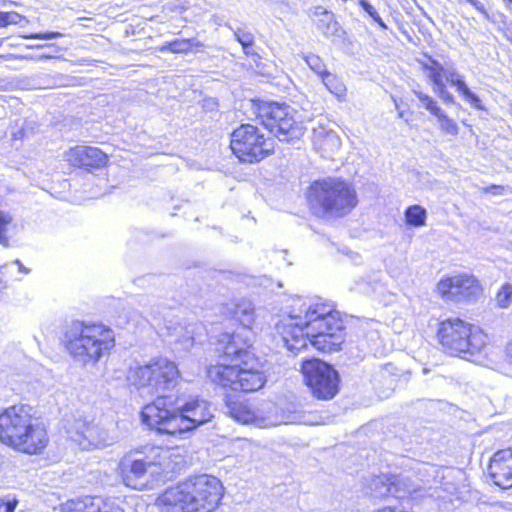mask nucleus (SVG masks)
<instances>
[{
  "label": "nucleus",
  "mask_w": 512,
  "mask_h": 512,
  "mask_svg": "<svg viewBox=\"0 0 512 512\" xmlns=\"http://www.w3.org/2000/svg\"><path fill=\"white\" fill-rule=\"evenodd\" d=\"M218 345V360L206 366L205 374L222 391L228 415L242 424L263 420L264 411L246 395L265 387L268 377L264 363L253 345L246 342L239 345L234 333H223Z\"/></svg>",
  "instance_id": "1"
},
{
  "label": "nucleus",
  "mask_w": 512,
  "mask_h": 512,
  "mask_svg": "<svg viewBox=\"0 0 512 512\" xmlns=\"http://www.w3.org/2000/svg\"><path fill=\"white\" fill-rule=\"evenodd\" d=\"M284 346L293 353L312 345L318 352L331 354L343 349L346 325L342 313L330 301L317 300L299 314H285L275 324Z\"/></svg>",
  "instance_id": "2"
},
{
  "label": "nucleus",
  "mask_w": 512,
  "mask_h": 512,
  "mask_svg": "<svg viewBox=\"0 0 512 512\" xmlns=\"http://www.w3.org/2000/svg\"><path fill=\"white\" fill-rule=\"evenodd\" d=\"M141 424L158 436L181 439L213 418L210 403L196 394H162L144 404Z\"/></svg>",
  "instance_id": "3"
},
{
  "label": "nucleus",
  "mask_w": 512,
  "mask_h": 512,
  "mask_svg": "<svg viewBox=\"0 0 512 512\" xmlns=\"http://www.w3.org/2000/svg\"><path fill=\"white\" fill-rule=\"evenodd\" d=\"M50 444L48 425L32 405L17 402L0 409V445L21 455L41 456Z\"/></svg>",
  "instance_id": "4"
},
{
  "label": "nucleus",
  "mask_w": 512,
  "mask_h": 512,
  "mask_svg": "<svg viewBox=\"0 0 512 512\" xmlns=\"http://www.w3.org/2000/svg\"><path fill=\"white\" fill-rule=\"evenodd\" d=\"M224 491L217 477L194 474L161 490L153 506L157 512H214L222 502Z\"/></svg>",
  "instance_id": "5"
},
{
  "label": "nucleus",
  "mask_w": 512,
  "mask_h": 512,
  "mask_svg": "<svg viewBox=\"0 0 512 512\" xmlns=\"http://www.w3.org/2000/svg\"><path fill=\"white\" fill-rule=\"evenodd\" d=\"M305 200L311 215L319 219L343 218L359 203L354 183L337 176L312 181L306 189Z\"/></svg>",
  "instance_id": "6"
},
{
  "label": "nucleus",
  "mask_w": 512,
  "mask_h": 512,
  "mask_svg": "<svg viewBox=\"0 0 512 512\" xmlns=\"http://www.w3.org/2000/svg\"><path fill=\"white\" fill-rule=\"evenodd\" d=\"M434 337L443 354L468 361L481 357L490 345L488 333L460 316L440 319Z\"/></svg>",
  "instance_id": "7"
},
{
  "label": "nucleus",
  "mask_w": 512,
  "mask_h": 512,
  "mask_svg": "<svg viewBox=\"0 0 512 512\" xmlns=\"http://www.w3.org/2000/svg\"><path fill=\"white\" fill-rule=\"evenodd\" d=\"M63 345L73 359L94 364L115 347V334L103 323L78 321L65 331Z\"/></svg>",
  "instance_id": "8"
},
{
  "label": "nucleus",
  "mask_w": 512,
  "mask_h": 512,
  "mask_svg": "<svg viewBox=\"0 0 512 512\" xmlns=\"http://www.w3.org/2000/svg\"><path fill=\"white\" fill-rule=\"evenodd\" d=\"M250 108L255 119L280 141H298L305 134L304 121L297 110L285 102L254 98L250 100Z\"/></svg>",
  "instance_id": "9"
},
{
  "label": "nucleus",
  "mask_w": 512,
  "mask_h": 512,
  "mask_svg": "<svg viewBox=\"0 0 512 512\" xmlns=\"http://www.w3.org/2000/svg\"><path fill=\"white\" fill-rule=\"evenodd\" d=\"M276 147L274 137L257 124L240 123L229 134L228 148L240 164H259L273 156Z\"/></svg>",
  "instance_id": "10"
},
{
  "label": "nucleus",
  "mask_w": 512,
  "mask_h": 512,
  "mask_svg": "<svg viewBox=\"0 0 512 512\" xmlns=\"http://www.w3.org/2000/svg\"><path fill=\"white\" fill-rule=\"evenodd\" d=\"M151 451H147L146 448H135L120 457L116 472L124 486L134 490H145L148 488L149 476L164 473L161 463L151 456Z\"/></svg>",
  "instance_id": "11"
},
{
  "label": "nucleus",
  "mask_w": 512,
  "mask_h": 512,
  "mask_svg": "<svg viewBox=\"0 0 512 512\" xmlns=\"http://www.w3.org/2000/svg\"><path fill=\"white\" fill-rule=\"evenodd\" d=\"M419 63L430 83L434 86L435 92L443 102H454V96L446 89L448 84L455 87L459 94L473 107L480 110L483 109L480 98L468 88L464 77L456 69L445 67L429 54H424V58Z\"/></svg>",
  "instance_id": "12"
},
{
  "label": "nucleus",
  "mask_w": 512,
  "mask_h": 512,
  "mask_svg": "<svg viewBox=\"0 0 512 512\" xmlns=\"http://www.w3.org/2000/svg\"><path fill=\"white\" fill-rule=\"evenodd\" d=\"M300 373L312 398L330 401L339 394L341 377L332 364L317 357L305 358L301 361Z\"/></svg>",
  "instance_id": "13"
},
{
  "label": "nucleus",
  "mask_w": 512,
  "mask_h": 512,
  "mask_svg": "<svg viewBox=\"0 0 512 512\" xmlns=\"http://www.w3.org/2000/svg\"><path fill=\"white\" fill-rule=\"evenodd\" d=\"M180 377L176 362L166 357H156L146 364L134 367L129 380L138 390L147 389L150 393H157L175 386Z\"/></svg>",
  "instance_id": "14"
},
{
  "label": "nucleus",
  "mask_w": 512,
  "mask_h": 512,
  "mask_svg": "<svg viewBox=\"0 0 512 512\" xmlns=\"http://www.w3.org/2000/svg\"><path fill=\"white\" fill-rule=\"evenodd\" d=\"M434 291L445 302L467 304L480 298L483 287L476 276L461 272L442 276L436 283Z\"/></svg>",
  "instance_id": "15"
},
{
  "label": "nucleus",
  "mask_w": 512,
  "mask_h": 512,
  "mask_svg": "<svg viewBox=\"0 0 512 512\" xmlns=\"http://www.w3.org/2000/svg\"><path fill=\"white\" fill-rule=\"evenodd\" d=\"M125 501L101 494H82L60 504L59 512H127Z\"/></svg>",
  "instance_id": "16"
},
{
  "label": "nucleus",
  "mask_w": 512,
  "mask_h": 512,
  "mask_svg": "<svg viewBox=\"0 0 512 512\" xmlns=\"http://www.w3.org/2000/svg\"><path fill=\"white\" fill-rule=\"evenodd\" d=\"M64 160L71 169L86 173H94L109 165V155L106 152L87 144H77L68 148L64 152Z\"/></svg>",
  "instance_id": "17"
},
{
  "label": "nucleus",
  "mask_w": 512,
  "mask_h": 512,
  "mask_svg": "<svg viewBox=\"0 0 512 512\" xmlns=\"http://www.w3.org/2000/svg\"><path fill=\"white\" fill-rule=\"evenodd\" d=\"M484 475L490 485L503 491L512 489V446L501 447L492 452Z\"/></svg>",
  "instance_id": "18"
},
{
  "label": "nucleus",
  "mask_w": 512,
  "mask_h": 512,
  "mask_svg": "<svg viewBox=\"0 0 512 512\" xmlns=\"http://www.w3.org/2000/svg\"><path fill=\"white\" fill-rule=\"evenodd\" d=\"M72 437L85 450L97 448L104 443L103 430L92 421L82 419L75 422Z\"/></svg>",
  "instance_id": "19"
},
{
  "label": "nucleus",
  "mask_w": 512,
  "mask_h": 512,
  "mask_svg": "<svg viewBox=\"0 0 512 512\" xmlns=\"http://www.w3.org/2000/svg\"><path fill=\"white\" fill-rule=\"evenodd\" d=\"M415 95L421 102L422 106L437 119L439 128L444 134L453 137L459 134V126L457 122L448 116L435 98L420 91L415 92Z\"/></svg>",
  "instance_id": "20"
},
{
  "label": "nucleus",
  "mask_w": 512,
  "mask_h": 512,
  "mask_svg": "<svg viewBox=\"0 0 512 512\" xmlns=\"http://www.w3.org/2000/svg\"><path fill=\"white\" fill-rule=\"evenodd\" d=\"M313 144L321 153H329L340 147L341 140L335 131L318 125L314 129Z\"/></svg>",
  "instance_id": "21"
},
{
  "label": "nucleus",
  "mask_w": 512,
  "mask_h": 512,
  "mask_svg": "<svg viewBox=\"0 0 512 512\" xmlns=\"http://www.w3.org/2000/svg\"><path fill=\"white\" fill-rule=\"evenodd\" d=\"M310 17L315 26L325 35L333 34L339 28L334 13L322 6H316L311 11Z\"/></svg>",
  "instance_id": "22"
},
{
  "label": "nucleus",
  "mask_w": 512,
  "mask_h": 512,
  "mask_svg": "<svg viewBox=\"0 0 512 512\" xmlns=\"http://www.w3.org/2000/svg\"><path fill=\"white\" fill-rule=\"evenodd\" d=\"M374 485L376 489H385L386 494L393 497L405 492L407 488L405 481L394 473L379 474L374 479Z\"/></svg>",
  "instance_id": "23"
},
{
  "label": "nucleus",
  "mask_w": 512,
  "mask_h": 512,
  "mask_svg": "<svg viewBox=\"0 0 512 512\" xmlns=\"http://www.w3.org/2000/svg\"><path fill=\"white\" fill-rule=\"evenodd\" d=\"M204 47V44L198 41L196 38H176L164 45L159 50L169 51L174 54H187L192 51H198Z\"/></svg>",
  "instance_id": "24"
},
{
  "label": "nucleus",
  "mask_w": 512,
  "mask_h": 512,
  "mask_svg": "<svg viewBox=\"0 0 512 512\" xmlns=\"http://www.w3.org/2000/svg\"><path fill=\"white\" fill-rule=\"evenodd\" d=\"M322 83L327 90L333 94L339 101H344L347 96V88L342 79L334 73L327 72L321 78Z\"/></svg>",
  "instance_id": "25"
},
{
  "label": "nucleus",
  "mask_w": 512,
  "mask_h": 512,
  "mask_svg": "<svg viewBox=\"0 0 512 512\" xmlns=\"http://www.w3.org/2000/svg\"><path fill=\"white\" fill-rule=\"evenodd\" d=\"M405 223L411 227H421L426 224L427 213L420 205L408 206L404 212Z\"/></svg>",
  "instance_id": "26"
},
{
  "label": "nucleus",
  "mask_w": 512,
  "mask_h": 512,
  "mask_svg": "<svg viewBox=\"0 0 512 512\" xmlns=\"http://www.w3.org/2000/svg\"><path fill=\"white\" fill-rule=\"evenodd\" d=\"M304 61L307 63L309 68L320 77V79L328 72L324 61L317 54L309 53L305 55Z\"/></svg>",
  "instance_id": "27"
},
{
  "label": "nucleus",
  "mask_w": 512,
  "mask_h": 512,
  "mask_svg": "<svg viewBox=\"0 0 512 512\" xmlns=\"http://www.w3.org/2000/svg\"><path fill=\"white\" fill-rule=\"evenodd\" d=\"M512 300V285L504 283L495 295L496 305L499 308H506L510 305Z\"/></svg>",
  "instance_id": "28"
},
{
  "label": "nucleus",
  "mask_w": 512,
  "mask_h": 512,
  "mask_svg": "<svg viewBox=\"0 0 512 512\" xmlns=\"http://www.w3.org/2000/svg\"><path fill=\"white\" fill-rule=\"evenodd\" d=\"M235 39L240 43L245 54L249 53V49L254 45V36L245 30L237 29L234 32Z\"/></svg>",
  "instance_id": "29"
},
{
  "label": "nucleus",
  "mask_w": 512,
  "mask_h": 512,
  "mask_svg": "<svg viewBox=\"0 0 512 512\" xmlns=\"http://www.w3.org/2000/svg\"><path fill=\"white\" fill-rule=\"evenodd\" d=\"M502 369L505 375L512 377V338L506 343Z\"/></svg>",
  "instance_id": "30"
},
{
  "label": "nucleus",
  "mask_w": 512,
  "mask_h": 512,
  "mask_svg": "<svg viewBox=\"0 0 512 512\" xmlns=\"http://www.w3.org/2000/svg\"><path fill=\"white\" fill-rule=\"evenodd\" d=\"M359 6L383 29H386L387 26L385 22L380 17L377 10L367 1V0H359Z\"/></svg>",
  "instance_id": "31"
},
{
  "label": "nucleus",
  "mask_w": 512,
  "mask_h": 512,
  "mask_svg": "<svg viewBox=\"0 0 512 512\" xmlns=\"http://www.w3.org/2000/svg\"><path fill=\"white\" fill-rule=\"evenodd\" d=\"M19 500L17 497H0V512H15Z\"/></svg>",
  "instance_id": "32"
},
{
  "label": "nucleus",
  "mask_w": 512,
  "mask_h": 512,
  "mask_svg": "<svg viewBox=\"0 0 512 512\" xmlns=\"http://www.w3.org/2000/svg\"><path fill=\"white\" fill-rule=\"evenodd\" d=\"M241 315H244L247 317L248 324H251L253 322V309L242 308L240 306H236L232 310V318L235 320H240Z\"/></svg>",
  "instance_id": "33"
},
{
  "label": "nucleus",
  "mask_w": 512,
  "mask_h": 512,
  "mask_svg": "<svg viewBox=\"0 0 512 512\" xmlns=\"http://www.w3.org/2000/svg\"><path fill=\"white\" fill-rule=\"evenodd\" d=\"M61 36L60 32H36L24 35L25 39H40V40H49L53 38H58Z\"/></svg>",
  "instance_id": "34"
},
{
  "label": "nucleus",
  "mask_w": 512,
  "mask_h": 512,
  "mask_svg": "<svg viewBox=\"0 0 512 512\" xmlns=\"http://www.w3.org/2000/svg\"><path fill=\"white\" fill-rule=\"evenodd\" d=\"M11 220L8 214L0 211V242L6 240V232Z\"/></svg>",
  "instance_id": "35"
},
{
  "label": "nucleus",
  "mask_w": 512,
  "mask_h": 512,
  "mask_svg": "<svg viewBox=\"0 0 512 512\" xmlns=\"http://www.w3.org/2000/svg\"><path fill=\"white\" fill-rule=\"evenodd\" d=\"M505 186L501 184H491L482 189L485 194L502 195L505 192Z\"/></svg>",
  "instance_id": "36"
},
{
  "label": "nucleus",
  "mask_w": 512,
  "mask_h": 512,
  "mask_svg": "<svg viewBox=\"0 0 512 512\" xmlns=\"http://www.w3.org/2000/svg\"><path fill=\"white\" fill-rule=\"evenodd\" d=\"M501 17L503 18L501 31L503 35L512 42V21H509L503 14H501Z\"/></svg>",
  "instance_id": "37"
},
{
  "label": "nucleus",
  "mask_w": 512,
  "mask_h": 512,
  "mask_svg": "<svg viewBox=\"0 0 512 512\" xmlns=\"http://www.w3.org/2000/svg\"><path fill=\"white\" fill-rule=\"evenodd\" d=\"M466 1L469 4H471L477 11H479L484 17H486L487 19H491L487 9L478 0H466Z\"/></svg>",
  "instance_id": "38"
},
{
  "label": "nucleus",
  "mask_w": 512,
  "mask_h": 512,
  "mask_svg": "<svg viewBox=\"0 0 512 512\" xmlns=\"http://www.w3.org/2000/svg\"><path fill=\"white\" fill-rule=\"evenodd\" d=\"M13 23L12 14L10 12H0V27H6Z\"/></svg>",
  "instance_id": "39"
},
{
  "label": "nucleus",
  "mask_w": 512,
  "mask_h": 512,
  "mask_svg": "<svg viewBox=\"0 0 512 512\" xmlns=\"http://www.w3.org/2000/svg\"><path fill=\"white\" fill-rule=\"evenodd\" d=\"M504 2H505L507 5H511V4H512V0H504Z\"/></svg>",
  "instance_id": "40"
},
{
  "label": "nucleus",
  "mask_w": 512,
  "mask_h": 512,
  "mask_svg": "<svg viewBox=\"0 0 512 512\" xmlns=\"http://www.w3.org/2000/svg\"><path fill=\"white\" fill-rule=\"evenodd\" d=\"M2 284H3V281H2V278L0 277V288L2 287Z\"/></svg>",
  "instance_id": "41"
},
{
  "label": "nucleus",
  "mask_w": 512,
  "mask_h": 512,
  "mask_svg": "<svg viewBox=\"0 0 512 512\" xmlns=\"http://www.w3.org/2000/svg\"><path fill=\"white\" fill-rule=\"evenodd\" d=\"M3 44V39H0V46H2Z\"/></svg>",
  "instance_id": "42"
}]
</instances>
